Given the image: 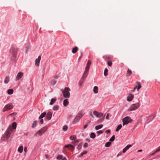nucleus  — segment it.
<instances>
[{
	"label": "nucleus",
	"instance_id": "obj_12",
	"mask_svg": "<svg viewBox=\"0 0 160 160\" xmlns=\"http://www.w3.org/2000/svg\"><path fill=\"white\" fill-rule=\"evenodd\" d=\"M41 58L40 56H39L38 58L36 59L35 61V64L37 66H39V63Z\"/></svg>",
	"mask_w": 160,
	"mask_h": 160
},
{
	"label": "nucleus",
	"instance_id": "obj_33",
	"mask_svg": "<svg viewBox=\"0 0 160 160\" xmlns=\"http://www.w3.org/2000/svg\"><path fill=\"white\" fill-rule=\"evenodd\" d=\"M111 143V142H108L105 143V146L106 147H108L110 146Z\"/></svg>",
	"mask_w": 160,
	"mask_h": 160
},
{
	"label": "nucleus",
	"instance_id": "obj_50",
	"mask_svg": "<svg viewBox=\"0 0 160 160\" xmlns=\"http://www.w3.org/2000/svg\"><path fill=\"white\" fill-rule=\"evenodd\" d=\"M88 126V125L86 124L83 127V129H85Z\"/></svg>",
	"mask_w": 160,
	"mask_h": 160
},
{
	"label": "nucleus",
	"instance_id": "obj_19",
	"mask_svg": "<svg viewBox=\"0 0 160 160\" xmlns=\"http://www.w3.org/2000/svg\"><path fill=\"white\" fill-rule=\"evenodd\" d=\"M46 114V113L45 112H44L43 113H42L41 114V115L39 116V119H41L42 118L44 117L45 116Z\"/></svg>",
	"mask_w": 160,
	"mask_h": 160
},
{
	"label": "nucleus",
	"instance_id": "obj_23",
	"mask_svg": "<svg viewBox=\"0 0 160 160\" xmlns=\"http://www.w3.org/2000/svg\"><path fill=\"white\" fill-rule=\"evenodd\" d=\"M9 81V77H6L5 78L4 81V82L5 83H8Z\"/></svg>",
	"mask_w": 160,
	"mask_h": 160
},
{
	"label": "nucleus",
	"instance_id": "obj_17",
	"mask_svg": "<svg viewBox=\"0 0 160 160\" xmlns=\"http://www.w3.org/2000/svg\"><path fill=\"white\" fill-rule=\"evenodd\" d=\"M78 50V48L77 47H75L72 49V53H75L77 52Z\"/></svg>",
	"mask_w": 160,
	"mask_h": 160
},
{
	"label": "nucleus",
	"instance_id": "obj_1",
	"mask_svg": "<svg viewBox=\"0 0 160 160\" xmlns=\"http://www.w3.org/2000/svg\"><path fill=\"white\" fill-rule=\"evenodd\" d=\"M62 92L63 93V96L65 98H69L70 96V93L69 91H70V88L68 87H65L63 90H61Z\"/></svg>",
	"mask_w": 160,
	"mask_h": 160
},
{
	"label": "nucleus",
	"instance_id": "obj_6",
	"mask_svg": "<svg viewBox=\"0 0 160 160\" xmlns=\"http://www.w3.org/2000/svg\"><path fill=\"white\" fill-rule=\"evenodd\" d=\"M13 106L12 103H9L6 105L3 109V111L5 112L8 110L12 109L13 108Z\"/></svg>",
	"mask_w": 160,
	"mask_h": 160
},
{
	"label": "nucleus",
	"instance_id": "obj_42",
	"mask_svg": "<svg viewBox=\"0 0 160 160\" xmlns=\"http://www.w3.org/2000/svg\"><path fill=\"white\" fill-rule=\"evenodd\" d=\"M108 64L109 66H111L112 64V62L111 61H108Z\"/></svg>",
	"mask_w": 160,
	"mask_h": 160
},
{
	"label": "nucleus",
	"instance_id": "obj_37",
	"mask_svg": "<svg viewBox=\"0 0 160 160\" xmlns=\"http://www.w3.org/2000/svg\"><path fill=\"white\" fill-rule=\"evenodd\" d=\"M87 153V151H84L83 152H81L80 154V155H79V157H80V156H81V157H82V156L84 154H86Z\"/></svg>",
	"mask_w": 160,
	"mask_h": 160
},
{
	"label": "nucleus",
	"instance_id": "obj_7",
	"mask_svg": "<svg viewBox=\"0 0 160 160\" xmlns=\"http://www.w3.org/2000/svg\"><path fill=\"white\" fill-rule=\"evenodd\" d=\"M11 48L12 50V55L14 58H15L17 56V53L18 51V49L15 47L13 46Z\"/></svg>",
	"mask_w": 160,
	"mask_h": 160
},
{
	"label": "nucleus",
	"instance_id": "obj_28",
	"mask_svg": "<svg viewBox=\"0 0 160 160\" xmlns=\"http://www.w3.org/2000/svg\"><path fill=\"white\" fill-rule=\"evenodd\" d=\"M137 84L138 85L137 88V90H138L141 87V83L139 82H137Z\"/></svg>",
	"mask_w": 160,
	"mask_h": 160
},
{
	"label": "nucleus",
	"instance_id": "obj_52",
	"mask_svg": "<svg viewBox=\"0 0 160 160\" xmlns=\"http://www.w3.org/2000/svg\"><path fill=\"white\" fill-rule=\"evenodd\" d=\"M24 151L25 152H26L27 151V148L26 147H25L24 148Z\"/></svg>",
	"mask_w": 160,
	"mask_h": 160
},
{
	"label": "nucleus",
	"instance_id": "obj_58",
	"mask_svg": "<svg viewBox=\"0 0 160 160\" xmlns=\"http://www.w3.org/2000/svg\"><path fill=\"white\" fill-rule=\"evenodd\" d=\"M137 87V86H136L135 87H134V89H133V91H134V90L136 89Z\"/></svg>",
	"mask_w": 160,
	"mask_h": 160
},
{
	"label": "nucleus",
	"instance_id": "obj_49",
	"mask_svg": "<svg viewBox=\"0 0 160 160\" xmlns=\"http://www.w3.org/2000/svg\"><path fill=\"white\" fill-rule=\"evenodd\" d=\"M109 114H108L107 115V116H106V118L107 119H109Z\"/></svg>",
	"mask_w": 160,
	"mask_h": 160
},
{
	"label": "nucleus",
	"instance_id": "obj_45",
	"mask_svg": "<svg viewBox=\"0 0 160 160\" xmlns=\"http://www.w3.org/2000/svg\"><path fill=\"white\" fill-rule=\"evenodd\" d=\"M88 146V144L87 143H85L83 145V147L84 148H86Z\"/></svg>",
	"mask_w": 160,
	"mask_h": 160
},
{
	"label": "nucleus",
	"instance_id": "obj_56",
	"mask_svg": "<svg viewBox=\"0 0 160 160\" xmlns=\"http://www.w3.org/2000/svg\"><path fill=\"white\" fill-rule=\"evenodd\" d=\"M62 160H67V159H66V158L64 157L63 158H62Z\"/></svg>",
	"mask_w": 160,
	"mask_h": 160
},
{
	"label": "nucleus",
	"instance_id": "obj_15",
	"mask_svg": "<svg viewBox=\"0 0 160 160\" xmlns=\"http://www.w3.org/2000/svg\"><path fill=\"white\" fill-rule=\"evenodd\" d=\"M65 147L66 148H68L70 149H71L72 150H73L74 149V146L72 144H68L65 145Z\"/></svg>",
	"mask_w": 160,
	"mask_h": 160
},
{
	"label": "nucleus",
	"instance_id": "obj_63",
	"mask_svg": "<svg viewBox=\"0 0 160 160\" xmlns=\"http://www.w3.org/2000/svg\"><path fill=\"white\" fill-rule=\"evenodd\" d=\"M155 153H156V152H154L152 154V155H153L154 154H155Z\"/></svg>",
	"mask_w": 160,
	"mask_h": 160
},
{
	"label": "nucleus",
	"instance_id": "obj_26",
	"mask_svg": "<svg viewBox=\"0 0 160 160\" xmlns=\"http://www.w3.org/2000/svg\"><path fill=\"white\" fill-rule=\"evenodd\" d=\"M13 91L12 89H10L8 90V94L11 95L13 93Z\"/></svg>",
	"mask_w": 160,
	"mask_h": 160
},
{
	"label": "nucleus",
	"instance_id": "obj_13",
	"mask_svg": "<svg viewBox=\"0 0 160 160\" xmlns=\"http://www.w3.org/2000/svg\"><path fill=\"white\" fill-rule=\"evenodd\" d=\"M134 95L133 94H129L127 98V100L131 101L133 98Z\"/></svg>",
	"mask_w": 160,
	"mask_h": 160
},
{
	"label": "nucleus",
	"instance_id": "obj_51",
	"mask_svg": "<svg viewBox=\"0 0 160 160\" xmlns=\"http://www.w3.org/2000/svg\"><path fill=\"white\" fill-rule=\"evenodd\" d=\"M90 120H88L87 121V122H86V124H89L90 122Z\"/></svg>",
	"mask_w": 160,
	"mask_h": 160
},
{
	"label": "nucleus",
	"instance_id": "obj_59",
	"mask_svg": "<svg viewBox=\"0 0 160 160\" xmlns=\"http://www.w3.org/2000/svg\"><path fill=\"white\" fill-rule=\"evenodd\" d=\"M90 116H91V117H93V115H92V112L90 113Z\"/></svg>",
	"mask_w": 160,
	"mask_h": 160
},
{
	"label": "nucleus",
	"instance_id": "obj_40",
	"mask_svg": "<svg viewBox=\"0 0 160 160\" xmlns=\"http://www.w3.org/2000/svg\"><path fill=\"white\" fill-rule=\"evenodd\" d=\"M68 128V127L67 126H64L63 127V130L64 131H66L67 130Z\"/></svg>",
	"mask_w": 160,
	"mask_h": 160
},
{
	"label": "nucleus",
	"instance_id": "obj_16",
	"mask_svg": "<svg viewBox=\"0 0 160 160\" xmlns=\"http://www.w3.org/2000/svg\"><path fill=\"white\" fill-rule=\"evenodd\" d=\"M83 76H84V75H83L80 81L79 82V84L80 85H82V83L84 81L85 78L86 77H83Z\"/></svg>",
	"mask_w": 160,
	"mask_h": 160
},
{
	"label": "nucleus",
	"instance_id": "obj_62",
	"mask_svg": "<svg viewBox=\"0 0 160 160\" xmlns=\"http://www.w3.org/2000/svg\"><path fill=\"white\" fill-rule=\"evenodd\" d=\"M142 151V149H140L138 151V152H140Z\"/></svg>",
	"mask_w": 160,
	"mask_h": 160
},
{
	"label": "nucleus",
	"instance_id": "obj_11",
	"mask_svg": "<svg viewBox=\"0 0 160 160\" xmlns=\"http://www.w3.org/2000/svg\"><path fill=\"white\" fill-rule=\"evenodd\" d=\"M83 115L81 113V112H79L78 115L76 117L74 121H77L79 120L83 116Z\"/></svg>",
	"mask_w": 160,
	"mask_h": 160
},
{
	"label": "nucleus",
	"instance_id": "obj_30",
	"mask_svg": "<svg viewBox=\"0 0 160 160\" xmlns=\"http://www.w3.org/2000/svg\"><path fill=\"white\" fill-rule=\"evenodd\" d=\"M17 124L15 122H14L12 123V126L13 129H15L16 128Z\"/></svg>",
	"mask_w": 160,
	"mask_h": 160
},
{
	"label": "nucleus",
	"instance_id": "obj_25",
	"mask_svg": "<svg viewBox=\"0 0 160 160\" xmlns=\"http://www.w3.org/2000/svg\"><path fill=\"white\" fill-rule=\"evenodd\" d=\"M56 99L55 98H52L51 99V101L50 102V105H52L56 101Z\"/></svg>",
	"mask_w": 160,
	"mask_h": 160
},
{
	"label": "nucleus",
	"instance_id": "obj_36",
	"mask_svg": "<svg viewBox=\"0 0 160 160\" xmlns=\"http://www.w3.org/2000/svg\"><path fill=\"white\" fill-rule=\"evenodd\" d=\"M76 138V137L75 135L71 136L70 137V139L71 140H73L75 139Z\"/></svg>",
	"mask_w": 160,
	"mask_h": 160
},
{
	"label": "nucleus",
	"instance_id": "obj_8",
	"mask_svg": "<svg viewBox=\"0 0 160 160\" xmlns=\"http://www.w3.org/2000/svg\"><path fill=\"white\" fill-rule=\"evenodd\" d=\"M47 128L46 127H43L40 129L39 130L37 133L36 134V135L38 134V135H41L45 133L46 132Z\"/></svg>",
	"mask_w": 160,
	"mask_h": 160
},
{
	"label": "nucleus",
	"instance_id": "obj_57",
	"mask_svg": "<svg viewBox=\"0 0 160 160\" xmlns=\"http://www.w3.org/2000/svg\"><path fill=\"white\" fill-rule=\"evenodd\" d=\"M45 156L47 158H49V156H48V155L47 154H46Z\"/></svg>",
	"mask_w": 160,
	"mask_h": 160
},
{
	"label": "nucleus",
	"instance_id": "obj_24",
	"mask_svg": "<svg viewBox=\"0 0 160 160\" xmlns=\"http://www.w3.org/2000/svg\"><path fill=\"white\" fill-rule=\"evenodd\" d=\"M103 126V125L102 124L99 125L95 127V128L96 130H98L99 129L102 128Z\"/></svg>",
	"mask_w": 160,
	"mask_h": 160
},
{
	"label": "nucleus",
	"instance_id": "obj_35",
	"mask_svg": "<svg viewBox=\"0 0 160 160\" xmlns=\"http://www.w3.org/2000/svg\"><path fill=\"white\" fill-rule=\"evenodd\" d=\"M115 139V136L114 135H113L110 138L109 141L111 142H112L114 141Z\"/></svg>",
	"mask_w": 160,
	"mask_h": 160
},
{
	"label": "nucleus",
	"instance_id": "obj_41",
	"mask_svg": "<svg viewBox=\"0 0 160 160\" xmlns=\"http://www.w3.org/2000/svg\"><path fill=\"white\" fill-rule=\"evenodd\" d=\"M131 147V145H128L125 147V148L126 149V150H128Z\"/></svg>",
	"mask_w": 160,
	"mask_h": 160
},
{
	"label": "nucleus",
	"instance_id": "obj_46",
	"mask_svg": "<svg viewBox=\"0 0 160 160\" xmlns=\"http://www.w3.org/2000/svg\"><path fill=\"white\" fill-rule=\"evenodd\" d=\"M110 131H111L110 130L108 129L105 131V132L108 134L110 133Z\"/></svg>",
	"mask_w": 160,
	"mask_h": 160
},
{
	"label": "nucleus",
	"instance_id": "obj_53",
	"mask_svg": "<svg viewBox=\"0 0 160 160\" xmlns=\"http://www.w3.org/2000/svg\"><path fill=\"white\" fill-rule=\"evenodd\" d=\"M122 152H120L117 155V157H118V156L121 155L122 154Z\"/></svg>",
	"mask_w": 160,
	"mask_h": 160
},
{
	"label": "nucleus",
	"instance_id": "obj_5",
	"mask_svg": "<svg viewBox=\"0 0 160 160\" xmlns=\"http://www.w3.org/2000/svg\"><path fill=\"white\" fill-rule=\"evenodd\" d=\"M139 106V104L138 103L132 104L130 107L128 109V111H131L137 109Z\"/></svg>",
	"mask_w": 160,
	"mask_h": 160
},
{
	"label": "nucleus",
	"instance_id": "obj_22",
	"mask_svg": "<svg viewBox=\"0 0 160 160\" xmlns=\"http://www.w3.org/2000/svg\"><path fill=\"white\" fill-rule=\"evenodd\" d=\"M23 150V147L22 146H20L18 149V151L20 153H22Z\"/></svg>",
	"mask_w": 160,
	"mask_h": 160
},
{
	"label": "nucleus",
	"instance_id": "obj_3",
	"mask_svg": "<svg viewBox=\"0 0 160 160\" xmlns=\"http://www.w3.org/2000/svg\"><path fill=\"white\" fill-rule=\"evenodd\" d=\"M91 64V62L90 60H88L86 66L85 68V71H84V73L83 74V75H84L83 77H87L88 75V74L87 72L89 71Z\"/></svg>",
	"mask_w": 160,
	"mask_h": 160
},
{
	"label": "nucleus",
	"instance_id": "obj_29",
	"mask_svg": "<svg viewBox=\"0 0 160 160\" xmlns=\"http://www.w3.org/2000/svg\"><path fill=\"white\" fill-rule=\"evenodd\" d=\"M59 106L58 105L54 106L52 108L54 111L57 110L59 109Z\"/></svg>",
	"mask_w": 160,
	"mask_h": 160
},
{
	"label": "nucleus",
	"instance_id": "obj_64",
	"mask_svg": "<svg viewBox=\"0 0 160 160\" xmlns=\"http://www.w3.org/2000/svg\"><path fill=\"white\" fill-rule=\"evenodd\" d=\"M158 149L159 150V151H160V148H159Z\"/></svg>",
	"mask_w": 160,
	"mask_h": 160
},
{
	"label": "nucleus",
	"instance_id": "obj_60",
	"mask_svg": "<svg viewBox=\"0 0 160 160\" xmlns=\"http://www.w3.org/2000/svg\"><path fill=\"white\" fill-rule=\"evenodd\" d=\"M158 151H159L158 149L156 150L155 151V152H156H156H158Z\"/></svg>",
	"mask_w": 160,
	"mask_h": 160
},
{
	"label": "nucleus",
	"instance_id": "obj_21",
	"mask_svg": "<svg viewBox=\"0 0 160 160\" xmlns=\"http://www.w3.org/2000/svg\"><path fill=\"white\" fill-rule=\"evenodd\" d=\"M122 126L121 124H120L119 125H118L116 129V132H118L120 130L121 128H122Z\"/></svg>",
	"mask_w": 160,
	"mask_h": 160
},
{
	"label": "nucleus",
	"instance_id": "obj_10",
	"mask_svg": "<svg viewBox=\"0 0 160 160\" xmlns=\"http://www.w3.org/2000/svg\"><path fill=\"white\" fill-rule=\"evenodd\" d=\"M23 73L21 72H19L17 75V76L16 78V81H18L21 79L22 77L23 76Z\"/></svg>",
	"mask_w": 160,
	"mask_h": 160
},
{
	"label": "nucleus",
	"instance_id": "obj_44",
	"mask_svg": "<svg viewBox=\"0 0 160 160\" xmlns=\"http://www.w3.org/2000/svg\"><path fill=\"white\" fill-rule=\"evenodd\" d=\"M103 132L102 130H99L97 132V133L98 134H100L103 133Z\"/></svg>",
	"mask_w": 160,
	"mask_h": 160
},
{
	"label": "nucleus",
	"instance_id": "obj_31",
	"mask_svg": "<svg viewBox=\"0 0 160 160\" xmlns=\"http://www.w3.org/2000/svg\"><path fill=\"white\" fill-rule=\"evenodd\" d=\"M108 69L107 68H105L104 70V75L105 76H107L108 75Z\"/></svg>",
	"mask_w": 160,
	"mask_h": 160
},
{
	"label": "nucleus",
	"instance_id": "obj_38",
	"mask_svg": "<svg viewBox=\"0 0 160 160\" xmlns=\"http://www.w3.org/2000/svg\"><path fill=\"white\" fill-rule=\"evenodd\" d=\"M82 146V143H80L78 145L77 148L78 150H80L81 149Z\"/></svg>",
	"mask_w": 160,
	"mask_h": 160
},
{
	"label": "nucleus",
	"instance_id": "obj_2",
	"mask_svg": "<svg viewBox=\"0 0 160 160\" xmlns=\"http://www.w3.org/2000/svg\"><path fill=\"white\" fill-rule=\"evenodd\" d=\"M12 132V130L11 127H10L9 128H8L7 129L3 136V138H5V140H7L8 139Z\"/></svg>",
	"mask_w": 160,
	"mask_h": 160
},
{
	"label": "nucleus",
	"instance_id": "obj_32",
	"mask_svg": "<svg viewBox=\"0 0 160 160\" xmlns=\"http://www.w3.org/2000/svg\"><path fill=\"white\" fill-rule=\"evenodd\" d=\"M96 137L95 134L94 133H92L90 136L91 138H94Z\"/></svg>",
	"mask_w": 160,
	"mask_h": 160
},
{
	"label": "nucleus",
	"instance_id": "obj_9",
	"mask_svg": "<svg viewBox=\"0 0 160 160\" xmlns=\"http://www.w3.org/2000/svg\"><path fill=\"white\" fill-rule=\"evenodd\" d=\"M93 113L97 118H100L103 116V114L102 112H98L96 111H94Z\"/></svg>",
	"mask_w": 160,
	"mask_h": 160
},
{
	"label": "nucleus",
	"instance_id": "obj_61",
	"mask_svg": "<svg viewBox=\"0 0 160 160\" xmlns=\"http://www.w3.org/2000/svg\"><path fill=\"white\" fill-rule=\"evenodd\" d=\"M14 114H15V113H14V112H13V113H11V114H10V115H12Z\"/></svg>",
	"mask_w": 160,
	"mask_h": 160
},
{
	"label": "nucleus",
	"instance_id": "obj_47",
	"mask_svg": "<svg viewBox=\"0 0 160 160\" xmlns=\"http://www.w3.org/2000/svg\"><path fill=\"white\" fill-rule=\"evenodd\" d=\"M127 150H126V149L125 148L124 149H123L122 152L123 153H125Z\"/></svg>",
	"mask_w": 160,
	"mask_h": 160
},
{
	"label": "nucleus",
	"instance_id": "obj_48",
	"mask_svg": "<svg viewBox=\"0 0 160 160\" xmlns=\"http://www.w3.org/2000/svg\"><path fill=\"white\" fill-rule=\"evenodd\" d=\"M40 123H41V124H42L43 122V119H41L40 120Z\"/></svg>",
	"mask_w": 160,
	"mask_h": 160
},
{
	"label": "nucleus",
	"instance_id": "obj_18",
	"mask_svg": "<svg viewBox=\"0 0 160 160\" xmlns=\"http://www.w3.org/2000/svg\"><path fill=\"white\" fill-rule=\"evenodd\" d=\"M69 103V102L68 101V100L67 99H66L64 100L63 102V105L65 106H67L68 105Z\"/></svg>",
	"mask_w": 160,
	"mask_h": 160
},
{
	"label": "nucleus",
	"instance_id": "obj_4",
	"mask_svg": "<svg viewBox=\"0 0 160 160\" xmlns=\"http://www.w3.org/2000/svg\"><path fill=\"white\" fill-rule=\"evenodd\" d=\"M132 120L129 117H126L124 118L122 120V125L124 126L129 123H131L132 121Z\"/></svg>",
	"mask_w": 160,
	"mask_h": 160
},
{
	"label": "nucleus",
	"instance_id": "obj_27",
	"mask_svg": "<svg viewBox=\"0 0 160 160\" xmlns=\"http://www.w3.org/2000/svg\"><path fill=\"white\" fill-rule=\"evenodd\" d=\"M132 73V72L131 70L128 69V70L127 73V75L128 76H130Z\"/></svg>",
	"mask_w": 160,
	"mask_h": 160
},
{
	"label": "nucleus",
	"instance_id": "obj_14",
	"mask_svg": "<svg viewBox=\"0 0 160 160\" xmlns=\"http://www.w3.org/2000/svg\"><path fill=\"white\" fill-rule=\"evenodd\" d=\"M52 117V113L50 112H48L46 115V118L48 120H50L51 119Z\"/></svg>",
	"mask_w": 160,
	"mask_h": 160
},
{
	"label": "nucleus",
	"instance_id": "obj_55",
	"mask_svg": "<svg viewBox=\"0 0 160 160\" xmlns=\"http://www.w3.org/2000/svg\"><path fill=\"white\" fill-rule=\"evenodd\" d=\"M82 54H81V56L79 57V59H80L81 58H82Z\"/></svg>",
	"mask_w": 160,
	"mask_h": 160
},
{
	"label": "nucleus",
	"instance_id": "obj_43",
	"mask_svg": "<svg viewBox=\"0 0 160 160\" xmlns=\"http://www.w3.org/2000/svg\"><path fill=\"white\" fill-rule=\"evenodd\" d=\"M52 85H54L56 83V81L54 80H52L51 81Z\"/></svg>",
	"mask_w": 160,
	"mask_h": 160
},
{
	"label": "nucleus",
	"instance_id": "obj_39",
	"mask_svg": "<svg viewBox=\"0 0 160 160\" xmlns=\"http://www.w3.org/2000/svg\"><path fill=\"white\" fill-rule=\"evenodd\" d=\"M37 125V122L35 121L33 122V123H32V128H33Z\"/></svg>",
	"mask_w": 160,
	"mask_h": 160
},
{
	"label": "nucleus",
	"instance_id": "obj_20",
	"mask_svg": "<svg viewBox=\"0 0 160 160\" xmlns=\"http://www.w3.org/2000/svg\"><path fill=\"white\" fill-rule=\"evenodd\" d=\"M93 91L95 93H97L98 92V87L95 86L93 88Z\"/></svg>",
	"mask_w": 160,
	"mask_h": 160
},
{
	"label": "nucleus",
	"instance_id": "obj_54",
	"mask_svg": "<svg viewBox=\"0 0 160 160\" xmlns=\"http://www.w3.org/2000/svg\"><path fill=\"white\" fill-rule=\"evenodd\" d=\"M78 142V140H75L74 141V142L75 143H77Z\"/></svg>",
	"mask_w": 160,
	"mask_h": 160
},
{
	"label": "nucleus",
	"instance_id": "obj_34",
	"mask_svg": "<svg viewBox=\"0 0 160 160\" xmlns=\"http://www.w3.org/2000/svg\"><path fill=\"white\" fill-rule=\"evenodd\" d=\"M63 156L62 155H58L57 157V159L58 160L61 159L62 158Z\"/></svg>",
	"mask_w": 160,
	"mask_h": 160
}]
</instances>
